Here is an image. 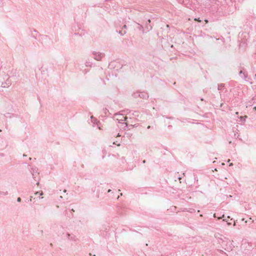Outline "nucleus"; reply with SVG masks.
<instances>
[{
    "instance_id": "1",
    "label": "nucleus",
    "mask_w": 256,
    "mask_h": 256,
    "mask_svg": "<svg viewBox=\"0 0 256 256\" xmlns=\"http://www.w3.org/2000/svg\"><path fill=\"white\" fill-rule=\"evenodd\" d=\"M232 4L230 6H222L218 8L217 12L220 16H227L232 14L236 10L234 6L232 4V0H230Z\"/></svg>"
},
{
    "instance_id": "2",
    "label": "nucleus",
    "mask_w": 256,
    "mask_h": 256,
    "mask_svg": "<svg viewBox=\"0 0 256 256\" xmlns=\"http://www.w3.org/2000/svg\"><path fill=\"white\" fill-rule=\"evenodd\" d=\"M128 118H125L124 120L122 119H119L117 118L116 120H118V123H122V124L124 125V127H122V130H126V128H128L129 130H130L131 128H132L134 127L138 126V124H129L127 120Z\"/></svg>"
},
{
    "instance_id": "3",
    "label": "nucleus",
    "mask_w": 256,
    "mask_h": 256,
    "mask_svg": "<svg viewBox=\"0 0 256 256\" xmlns=\"http://www.w3.org/2000/svg\"><path fill=\"white\" fill-rule=\"evenodd\" d=\"M92 54L94 56V58L98 61L100 60L104 56V53L95 51L93 52Z\"/></svg>"
},
{
    "instance_id": "4",
    "label": "nucleus",
    "mask_w": 256,
    "mask_h": 256,
    "mask_svg": "<svg viewBox=\"0 0 256 256\" xmlns=\"http://www.w3.org/2000/svg\"><path fill=\"white\" fill-rule=\"evenodd\" d=\"M66 237L70 240L76 241L77 240L76 236L73 234H70L68 232L66 234Z\"/></svg>"
},
{
    "instance_id": "5",
    "label": "nucleus",
    "mask_w": 256,
    "mask_h": 256,
    "mask_svg": "<svg viewBox=\"0 0 256 256\" xmlns=\"http://www.w3.org/2000/svg\"><path fill=\"white\" fill-rule=\"evenodd\" d=\"M150 20H148L146 22V25L145 26V29L146 30V32H149L150 30H151L152 28V26L150 24Z\"/></svg>"
},
{
    "instance_id": "6",
    "label": "nucleus",
    "mask_w": 256,
    "mask_h": 256,
    "mask_svg": "<svg viewBox=\"0 0 256 256\" xmlns=\"http://www.w3.org/2000/svg\"><path fill=\"white\" fill-rule=\"evenodd\" d=\"M125 118H127V117L126 116H124L123 115L120 114H114V119L116 121H118V120H116L117 118L124 120Z\"/></svg>"
},
{
    "instance_id": "7",
    "label": "nucleus",
    "mask_w": 256,
    "mask_h": 256,
    "mask_svg": "<svg viewBox=\"0 0 256 256\" xmlns=\"http://www.w3.org/2000/svg\"><path fill=\"white\" fill-rule=\"evenodd\" d=\"M140 98L143 99H147L148 98V94L146 92H140Z\"/></svg>"
},
{
    "instance_id": "8",
    "label": "nucleus",
    "mask_w": 256,
    "mask_h": 256,
    "mask_svg": "<svg viewBox=\"0 0 256 256\" xmlns=\"http://www.w3.org/2000/svg\"><path fill=\"white\" fill-rule=\"evenodd\" d=\"M33 176V178H35L36 177L34 176V174H38V169L35 167V168H32L30 170Z\"/></svg>"
},
{
    "instance_id": "9",
    "label": "nucleus",
    "mask_w": 256,
    "mask_h": 256,
    "mask_svg": "<svg viewBox=\"0 0 256 256\" xmlns=\"http://www.w3.org/2000/svg\"><path fill=\"white\" fill-rule=\"evenodd\" d=\"M91 120H92V122H93L94 124H96L98 126V124L100 123V122L96 118H94L93 116H92Z\"/></svg>"
},
{
    "instance_id": "10",
    "label": "nucleus",
    "mask_w": 256,
    "mask_h": 256,
    "mask_svg": "<svg viewBox=\"0 0 256 256\" xmlns=\"http://www.w3.org/2000/svg\"><path fill=\"white\" fill-rule=\"evenodd\" d=\"M117 32H118V34L120 35V36H124V34H125L126 32V30H124L123 28H122V30H120L119 31H118V30H116Z\"/></svg>"
},
{
    "instance_id": "11",
    "label": "nucleus",
    "mask_w": 256,
    "mask_h": 256,
    "mask_svg": "<svg viewBox=\"0 0 256 256\" xmlns=\"http://www.w3.org/2000/svg\"><path fill=\"white\" fill-rule=\"evenodd\" d=\"M138 28L140 30H141L142 31V33H144L145 32H144V29L143 27V26L141 24H138Z\"/></svg>"
},
{
    "instance_id": "12",
    "label": "nucleus",
    "mask_w": 256,
    "mask_h": 256,
    "mask_svg": "<svg viewBox=\"0 0 256 256\" xmlns=\"http://www.w3.org/2000/svg\"><path fill=\"white\" fill-rule=\"evenodd\" d=\"M239 74L240 76H242V74L243 75V76L244 78V79H246L247 77H248V74H245L244 72H242V70H240V72H239Z\"/></svg>"
},
{
    "instance_id": "13",
    "label": "nucleus",
    "mask_w": 256,
    "mask_h": 256,
    "mask_svg": "<svg viewBox=\"0 0 256 256\" xmlns=\"http://www.w3.org/2000/svg\"><path fill=\"white\" fill-rule=\"evenodd\" d=\"M4 116L6 118H12L14 116V114L10 112H7L4 114Z\"/></svg>"
},
{
    "instance_id": "14",
    "label": "nucleus",
    "mask_w": 256,
    "mask_h": 256,
    "mask_svg": "<svg viewBox=\"0 0 256 256\" xmlns=\"http://www.w3.org/2000/svg\"><path fill=\"white\" fill-rule=\"evenodd\" d=\"M140 92H134L132 94V96L134 98H137L138 97L140 98Z\"/></svg>"
},
{
    "instance_id": "15",
    "label": "nucleus",
    "mask_w": 256,
    "mask_h": 256,
    "mask_svg": "<svg viewBox=\"0 0 256 256\" xmlns=\"http://www.w3.org/2000/svg\"><path fill=\"white\" fill-rule=\"evenodd\" d=\"M85 64H86V66H90L91 67V66H92V64L90 62L86 61V62Z\"/></svg>"
},
{
    "instance_id": "16",
    "label": "nucleus",
    "mask_w": 256,
    "mask_h": 256,
    "mask_svg": "<svg viewBox=\"0 0 256 256\" xmlns=\"http://www.w3.org/2000/svg\"><path fill=\"white\" fill-rule=\"evenodd\" d=\"M246 118H247L246 116H240V121L244 122H245Z\"/></svg>"
},
{
    "instance_id": "17",
    "label": "nucleus",
    "mask_w": 256,
    "mask_h": 256,
    "mask_svg": "<svg viewBox=\"0 0 256 256\" xmlns=\"http://www.w3.org/2000/svg\"><path fill=\"white\" fill-rule=\"evenodd\" d=\"M224 86V84H220L218 85V90H220Z\"/></svg>"
},
{
    "instance_id": "18",
    "label": "nucleus",
    "mask_w": 256,
    "mask_h": 256,
    "mask_svg": "<svg viewBox=\"0 0 256 256\" xmlns=\"http://www.w3.org/2000/svg\"><path fill=\"white\" fill-rule=\"evenodd\" d=\"M132 114L134 116L138 117V112L136 111H134V112H132Z\"/></svg>"
},
{
    "instance_id": "19",
    "label": "nucleus",
    "mask_w": 256,
    "mask_h": 256,
    "mask_svg": "<svg viewBox=\"0 0 256 256\" xmlns=\"http://www.w3.org/2000/svg\"><path fill=\"white\" fill-rule=\"evenodd\" d=\"M40 194V196H42V195L43 194V192H42V191H41L40 192H36L34 194H35L36 195V194Z\"/></svg>"
},
{
    "instance_id": "20",
    "label": "nucleus",
    "mask_w": 256,
    "mask_h": 256,
    "mask_svg": "<svg viewBox=\"0 0 256 256\" xmlns=\"http://www.w3.org/2000/svg\"><path fill=\"white\" fill-rule=\"evenodd\" d=\"M31 36L32 38H34V39L36 38V36L32 34H31Z\"/></svg>"
},
{
    "instance_id": "21",
    "label": "nucleus",
    "mask_w": 256,
    "mask_h": 256,
    "mask_svg": "<svg viewBox=\"0 0 256 256\" xmlns=\"http://www.w3.org/2000/svg\"><path fill=\"white\" fill-rule=\"evenodd\" d=\"M126 28H127L126 25L124 24V25L122 26V28H123L124 30H126Z\"/></svg>"
},
{
    "instance_id": "22",
    "label": "nucleus",
    "mask_w": 256,
    "mask_h": 256,
    "mask_svg": "<svg viewBox=\"0 0 256 256\" xmlns=\"http://www.w3.org/2000/svg\"><path fill=\"white\" fill-rule=\"evenodd\" d=\"M17 201L18 202H21V198L18 197V198H17Z\"/></svg>"
},
{
    "instance_id": "23",
    "label": "nucleus",
    "mask_w": 256,
    "mask_h": 256,
    "mask_svg": "<svg viewBox=\"0 0 256 256\" xmlns=\"http://www.w3.org/2000/svg\"><path fill=\"white\" fill-rule=\"evenodd\" d=\"M48 38V36H46V35H44V36H43V38H44V39H47V38Z\"/></svg>"
},
{
    "instance_id": "24",
    "label": "nucleus",
    "mask_w": 256,
    "mask_h": 256,
    "mask_svg": "<svg viewBox=\"0 0 256 256\" xmlns=\"http://www.w3.org/2000/svg\"><path fill=\"white\" fill-rule=\"evenodd\" d=\"M34 32L35 33H36V34H38V32L36 30H34Z\"/></svg>"
},
{
    "instance_id": "25",
    "label": "nucleus",
    "mask_w": 256,
    "mask_h": 256,
    "mask_svg": "<svg viewBox=\"0 0 256 256\" xmlns=\"http://www.w3.org/2000/svg\"><path fill=\"white\" fill-rule=\"evenodd\" d=\"M120 124H121V126H120V128H121V129H122V127H124V125L122 124V123H120Z\"/></svg>"
},
{
    "instance_id": "26",
    "label": "nucleus",
    "mask_w": 256,
    "mask_h": 256,
    "mask_svg": "<svg viewBox=\"0 0 256 256\" xmlns=\"http://www.w3.org/2000/svg\"><path fill=\"white\" fill-rule=\"evenodd\" d=\"M112 192V190L110 189H109L108 190V192Z\"/></svg>"
},
{
    "instance_id": "27",
    "label": "nucleus",
    "mask_w": 256,
    "mask_h": 256,
    "mask_svg": "<svg viewBox=\"0 0 256 256\" xmlns=\"http://www.w3.org/2000/svg\"><path fill=\"white\" fill-rule=\"evenodd\" d=\"M151 128V126H148V127H147V128L148 129H150Z\"/></svg>"
},
{
    "instance_id": "28",
    "label": "nucleus",
    "mask_w": 256,
    "mask_h": 256,
    "mask_svg": "<svg viewBox=\"0 0 256 256\" xmlns=\"http://www.w3.org/2000/svg\"><path fill=\"white\" fill-rule=\"evenodd\" d=\"M99 196H100V195H99V194H96V198H99Z\"/></svg>"
},
{
    "instance_id": "29",
    "label": "nucleus",
    "mask_w": 256,
    "mask_h": 256,
    "mask_svg": "<svg viewBox=\"0 0 256 256\" xmlns=\"http://www.w3.org/2000/svg\"><path fill=\"white\" fill-rule=\"evenodd\" d=\"M250 102V103L248 104V106H251V104H252V102Z\"/></svg>"
},
{
    "instance_id": "30",
    "label": "nucleus",
    "mask_w": 256,
    "mask_h": 256,
    "mask_svg": "<svg viewBox=\"0 0 256 256\" xmlns=\"http://www.w3.org/2000/svg\"><path fill=\"white\" fill-rule=\"evenodd\" d=\"M250 102V103L248 104V106H251V104H252V102Z\"/></svg>"
},
{
    "instance_id": "31",
    "label": "nucleus",
    "mask_w": 256,
    "mask_h": 256,
    "mask_svg": "<svg viewBox=\"0 0 256 256\" xmlns=\"http://www.w3.org/2000/svg\"><path fill=\"white\" fill-rule=\"evenodd\" d=\"M142 163H143V164L146 163V160H144L142 161Z\"/></svg>"
},
{
    "instance_id": "32",
    "label": "nucleus",
    "mask_w": 256,
    "mask_h": 256,
    "mask_svg": "<svg viewBox=\"0 0 256 256\" xmlns=\"http://www.w3.org/2000/svg\"><path fill=\"white\" fill-rule=\"evenodd\" d=\"M2 87L5 88V87H6V86H5V85H4V84H2Z\"/></svg>"
},
{
    "instance_id": "33",
    "label": "nucleus",
    "mask_w": 256,
    "mask_h": 256,
    "mask_svg": "<svg viewBox=\"0 0 256 256\" xmlns=\"http://www.w3.org/2000/svg\"><path fill=\"white\" fill-rule=\"evenodd\" d=\"M32 196L30 197V200L29 201H32Z\"/></svg>"
},
{
    "instance_id": "34",
    "label": "nucleus",
    "mask_w": 256,
    "mask_h": 256,
    "mask_svg": "<svg viewBox=\"0 0 256 256\" xmlns=\"http://www.w3.org/2000/svg\"><path fill=\"white\" fill-rule=\"evenodd\" d=\"M222 104H221L220 106V107L222 106Z\"/></svg>"
},
{
    "instance_id": "35",
    "label": "nucleus",
    "mask_w": 256,
    "mask_h": 256,
    "mask_svg": "<svg viewBox=\"0 0 256 256\" xmlns=\"http://www.w3.org/2000/svg\"><path fill=\"white\" fill-rule=\"evenodd\" d=\"M231 224L230 222H228V224L230 225Z\"/></svg>"
},
{
    "instance_id": "36",
    "label": "nucleus",
    "mask_w": 256,
    "mask_h": 256,
    "mask_svg": "<svg viewBox=\"0 0 256 256\" xmlns=\"http://www.w3.org/2000/svg\"><path fill=\"white\" fill-rule=\"evenodd\" d=\"M23 156H26V154H24V155H23Z\"/></svg>"
},
{
    "instance_id": "37",
    "label": "nucleus",
    "mask_w": 256,
    "mask_h": 256,
    "mask_svg": "<svg viewBox=\"0 0 256 256\" xmlns=\"http://www.w3.org/2000/svg\"><path fill=\"white\" fill-rule=\"evenodd\" d=\"M232 163L230 164V166H232Z\"/></svg>"
},
{
    "instance_id": "38",
    "label": "nucleus",
    "mask_w": 256,
    "mask_h": 256,
    "mask_svg": "<svg viewBox=\"0 0 256 256\" xmlns=\"http://www.w3.org/2000/svg\"><path fill=\"white\" fill-rule=\"evenodd\" d=\"M254 110H256V107H254Z\"/></svg>"
},
{
    "instance_id": "39",
    "label": "nucleus",
    "mask_w": 256,
    "mask_h": 256,
    "mask_svg": "<svg viewBox=\"0 0 256 256\" xmlns=\"http://www.w3.org/2000/svg\"><path fill=\"white\" fill-rule=\"evenodd\" d=\"M2 132V130L0 129V132Z\"/></svg>"
},
{
    "instance_id": "40",
    "label": "nucleus",
    "mask_w": 256,
    "mask_h": 256,
    "mask_svg": "<svg viewBox=\"0 0 256 256\" xmlns=\"http://www.w3.org/2000/svg\"><path fill=\"white\" fill-rule=\"evenodd\" d=\"M255 76V77H256V74H255V76Z\"/></svg>"
},
{
    "instance_id": "41",
    "label": "nucleus",
    "mask_w": 256,
    "mask_h": 256,
    "mask_svg": "<svg viewBox=\"0 0 256 256\" xmlns=\"http://www.w3.org/2000/svg\"><path fill=\"white\" fill-rule=\"evenodd\" d=\"M93 256H96V255H95V254H94Z\"/></svg>"
}]
</instances>
